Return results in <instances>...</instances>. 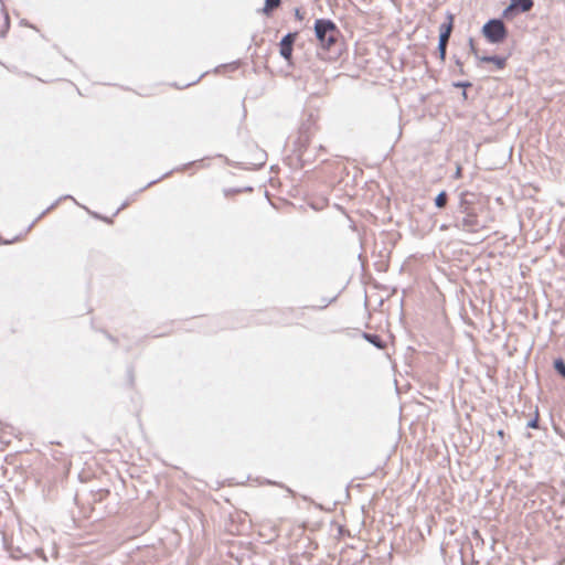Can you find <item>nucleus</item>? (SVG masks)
Listing matches in <instances>:
<instances>
[{
    "mask_svg": "<svg viewBox=\"0 0 565 565\" xmlns=\"http://www.w3.org/2000/svg\"><path fill=\"white\" fill-rule=\"evenodd\" d=\"M469 47H470L471 53H473L475 56L480 60L481 56L478 55V50L475 46V42H473L472 38H469Z\"/></svg>",
    "mask_w": 565,
    "mask_h": 565,
    "instance_id": "nucleus-18",
    "label": "nucleus"
},
{
    "mask_svg": "<svg viewBox=\"0 0 565 565\" xmlns=\"http://www.w3.org/2000/svg\"><path fill=\"white\" fill-rule=\"evenodd\" d=\"M230 192L236 193V192H238V190H225V195H228Z\"/></svg>",
    "mask_w": 565,
    "mask_h": 565,
    "instance_id": "nucleus-28",
    "label": "nucleus"
},
{
    "mask_svg": "<svg viewBox=\"0 0 565 565\" xmlns=\"http://www.w3.org/2000/svg\"><path fill=\"white\" fill-rule=\"evenodd\" d=\"M309 119L313 120V115L312 114L309 115Z\"/></svg>",
    "mask_w": 565,
    "mask_h": 565,
    "instance_id": "nucleus-34",
    "label": "nucleus"
},
{
    "mask_svg": "<svg viewBox=\"0 0 565 565\" xmlns=\"http://www.w3.org/2000/svg\"><path fill=\"white\" fill-rule=\"evenodd\" d=\"M309 126H307V124H302L299 129V137L295 142V152L302 168L311 164L316 159V154L309 149Z\"/></svg>",
    "mask_w": 565,
    "mask_h": 565,
    "instance_id": "nucleus-2",
    "label": "nucleus"
},
{
    "mask_svg": "<svg viewBox=\"0 0 565 565\" xmlns=\"http://www.w3.org/2000/svg\"><path fill=\"white\" fill-rule=\"evenodd\" d=\"M468 195H469L468 192H461L459 195V203H458V207H457V212L459 214L465 213V212L475 211L471 207L472 201L468 200Z\"/></svg>",
    "mask_w": 565,
    "mask_h": 565,
    "instance_id": "nucleus-9",
    "label": "nucleus"
},
{
    "mask_svg": "<svg viewBox=\"0 0 565 565\" xmlns=\"http://www.w3.org/2000/svg\"><path fill=\"white\" fill-rule=\"evenodd\" d=\"M265 157H266V154L263 151H260L259 152V158H258L259 161L257 163H255V164L262 167L264 164Z\"/></svg>",
    "mask_w": 565,
    "mask_h": 565,
    "instance_id": "nucleus-21",
    "label": "nucleus"
},
{
    "mask_svg": "<svg viewBox=\"0 0 565 565\" xmlns=\"http://www.w3.org/2000/svg\"><path fill=\"white\" fill-rule=\"evenodd\" d=\"M313 31L319 45L324 50L335 47L341 38L340 29L330 19H317L313 24Z\"/></svg>",
    "mask_w": 565,
    "mask_h": 565,
    "instance_id": "nucleus-1",
    "label": "nucleus"
},
{
    "mask_svg": "<svg viewBox=\"0 0 565 565\" xmlns=\"http://www.w3.org/2000/svg\"><path fill=\"white\" fill-rule=\"evenodd\" d=\"M518 13L520 12L514 7H512V3L510 2V4L503 10L502 17L504 19H511Z\"/></svg>",
    "mask_w": 565,
    "mask_h": 565,
    "instance_id": "nucleus-15",
    "label": "nucleus"
},
{
    "mask_svg": "<svg viewBox=\"0 0 565 565\" xmlns=\"http://www.w3.org/2000/svg\"><path fill=\"white\" fill-rule=\"evenodd\" d=\"M448 201V193L446 191H440L434 200L435 206L438 209H444Z\"/></svg>",
    "mask_w": 565,
    "mask_h": 565,
    "instance_id": "nucleus-13",
    "label": "nucleus"
},
{
    "mask_svg": "<svg viewBox=\"0 0 565 565\" xmlns=\"http://www.w3.org/2000/svg\"><path fill=\"white\" fill-rule=\"evenodd\" d=\"M362 338L365 341H367L370 344L374 345L376 349H381L382 350V349H384L386 347L385 341L379 334L363 332L362 333Z\"/></svg>",
    "mask_w": 565,
    "mask_h": 565,
    "instance_id": "nucleus-8",
    "label": "nucleus"
},
{
    "mask_svg": "<svg viewBox=\"0 0 565 565\" xmlns=\"http://www.w3.org/2000/svg\"><path fill=\"white\" fill-rule=\"evenodd\" d=\"M337 299V296L332 297L331 299H323V305H321L319 308L323 309L327 308L330 303H332Z\"/></svg>",
    "mask_w": 565,
    "mask_h": 565,
    "instance_id": "nucleus-19",
    "label": "nucleus"
},
{
    "mask_svg": "<svg viewBox=\"0 0 565 565\" xmlns=\"http://www.w3.org/2000/svg\"><path fill=\"white\" fill-rule=\"evenodd\" d=\"M62 199H63V198H60V199H58V200H56L54 203H52V204H51V205H50L45 211H43V212H42V214L40 215V217H41L42 215H44L46 212H49L50 210L54 209V207L58 204V202H60Z\"/></svg>",
    "mask_w": 565,
    "mask_h": 565,
    "instance_id": "nucleus-20",
    "label": "nucleus"
},
{
    "mask_svg": "<svg viewBox=\"0 0 565 565\" xmlns=\"http://www.w3.org/2000/svg\"><path fill=\"white\" fill-rule=\"evenodd\" d=\"M462 97H463L465 99H467V92H466V89H463V90H462Z\"/></svg>",
    "mask_w": 565,
    "mask_h": 565,
    "instance_id": "nucleus-32",
    "label": "nucleus"
},
{
    "mask_svg": "<svg viewBox=\"0 0 565 565\" xmlns=\"http://www.w3.org/2000/svg\"><path fill=\"white\" fill-rule=\"evenodd\" d=\"M481 32L487 41L492 44L502 43L508 36V29L501 19L488 20Z\"/></svg>",
    "mask_w": 565,
    "mask_h": 565,
    "instance_id": "nucleus-3",
    "label": "nucleus"
},
{
    "mask_svg": "<svg viewBox=\"0 0 565 565\" xmlns=\"http://www.w3.org/2000/svg\"><path fill=\"white\" fill-rule=\"evenodd\" d=\"M498 436L503 438L504 437V431L502 429L498 430Z\"/></svg>",
    "mask_w": 565,
    "mask_h": 565,
    "instance_id": "nucleus-29",
    "label": "nucleus"
},
{
    "mask_svg": "<svg viewBox=\"0 0 565 565\" xmlns=\"http://www.w3.org/2000/svg\"><path fill=\"white\" fill-rule=\"evenodd\" d=\"M507 57L501 55H484L480 57L482 63H493L497 68L502 70L507 65Z\"/></svg>",
    "mask_w": 565,
    "mask_h": 565,
    "instance_id": "nucleus-7",
    "label": "nucleus"
},
{
    "mask_svg": "<svg viewBox=\"0 0 565 565\" xmlns=\"http://www.w3.org/2000/svg\"><path fill=\"white\" fill-rule=\"evenodd\" d=\"M458 73L461 74V75L463 74V67L462 66L459 67Z\"/></svg>",
    "mask_w": 565,
    "mask_h": 565,
    "instance_id": "nucleus-33",
    "label": "nucleus"
},
{
    "mask_svg": "<svg viewBox=\"0 0 565 565\" xmlns=\"http://www.w3.org/2000/svg\"><path fill=\"white\" fill-rule=\"evenodd\" d=\"M554 371L565 380V360L563 358H556L553 361Z\"/></svg>",
    "mask_w": 565,
    "mask_h": 565,
    "instance_id": "nucleus-12",
    "label": "nucleus"
},
{
    "mask_svg": "<svg viewBox=\"0 0 565 565\" xmlns=\"http://www.w3.org/2000/svg\"><path fill=\"white\" fill-rule=\"evenodd\" d=\"M128 205V202H124L119 209H117L115 214H118L120 210L125 209Z\"/></svg>",
    "mask_w": 565,
    "mask_h": 565,
    "instance_id": "nucleus-24",
    "label": "nucleus"
},
{
    "mask_svg": "<svg viewBox=\"0 0 565 565\" xmlns=\"http://www.w3.org/2000/svg\"><path fill=\"white\" fill-rule=\"evenodd\" d=\"M454 20L455 17L452 13H446V21L443 22L439 26V36L438 40L449 41L452 30H454Z\"/></svg>",
    "mask_w": 565,
    "mask_h": 565,
    "instance_id": "nucleus-6",
    "label": "nucleus"
},
{
    "mask_svg": "<svg viewBox=\"0 0 565 565\" xmlns=\"http://www.w3.org/2000/svg\"><path fill=\"white\" fill-rule=\"evenodd\" d=\"M452 226L469 233H477L480 228H482V225L480 224L478 215L475 211L455 215Z\"/></svg>",
    "mask_w": 565,
    "mask_h": 565,
    "instance_id": "nucleus-4",
    "label": "nucleus"
},
{
    "mask_svg": "<svg viewBox=\"0 0 565 565\" xmlns=\"http://www.w3.org/2000/svg\"><path fill=\"white\" fill-rule=\"evenodd\" d=\"M452 85L455 87L462 88V89H467L468 87L472 86V84L468 81L455 82Z\"/></svg>",
    "mask_w": 565,
    "mask_h": 565,
    "instance_id": "nucleus-17",
    "label": "nucleus"
},
{
    "mask_svg": "<svg viewBox=\"0 0 565 565\" xmlns=\"http://www.w3.org/2000/svg\"><path fill=\"white\" fill-rule=\"evenodd\" d=\"M461 171H462L461 167H460V166H457L456 171H455V174H454V178H455V179H459V178H461V175H462V174H461Z\"/></svg>",
    "mask_w": 565,
    "mask_h": 565,
    "instance_id": "nucleus-22",
    "label": "nucleus"
},
{
    "mask_svg": "<svg viewBox=\"0 0 565 565\" xmlns=\"http://www.w3.org/2000/svg\"><path fill=\"white\" fill-rule=\"evenodd\" d=\"M63 199H72V200H73V202H76V199H74V198H73V196H71V195H65V196H63Z\"/></svg>",
    "mask_w": 565,
    "mask_h": 565,
    "instance_id": "nucleus-31",
    "label": "nucleus"
},
{
    "mask_svg": "<svg viewBox=\"0 0 565 565\" xmlns=\"http://www.w3.org/2000/svg\"><path fill=\"white\" fill-rule=\"evenodd\" d=\"M295 17L299 20L302 19V13H301L300 9H298V8L295 9Z\"/></svg>",
    "mask_w": 565,
    "mask_h": 565,
    "instance_id": "nucleus-23",
    "label": "nucleus"
},
{
    "mask_svg": "<svg viewBox=\"0 0 565 565\" xmlns=\"http://www.w3.org/2000/svg\"><path fill=\"white\" fill-rule=\"evenodd\" d=\"M448 42L449 41L438 40L437 52L441 62L446 60Z\"/></svg>",
    "mask_w": 565,
    "mask_h": 565,
    "instance_id": "nucleus-14",
    "label": "nucleus"
},
{
    "mask_svg": "<svg viewBox=\"0 0 565 565\" xmlns=\"http://www.w3.org/2000/svg\"><path fill=\"white\" fill-rule=\"evenodd\" d=\"M511 3L520 13L531 11L534 6L533 0H511Z\"/></svg>",
    "mask_w": 565,
    "mask_h": 565,
    "instance_id": "nucleus-10",
    "label": "nucleus"
},
{
    "mask_svg": "<svg viewBox=\"0 0 565 565\" xmlns=\"http://www.w3.org/2000/svg\"><path fill=\"white\" fill-rule=\"evenodd\" d=\"M401 135H402V129H401V126L398 125L397 126V137L396 138H399Z\"/></svg>",
    "mask_w": 565,
    "mask_h": 565,
    "instance_id": "nucleus-26",
    "label": "nucleus"
},
{
    "mask_svg": "<svg viewBox=\"0 0 565 565\" xmlns=\"http://www.w3.org/2000/svg\"><path fill=\"white\" fill-rule=\"evenodd\" d=\"M455 62H456V65H457L458 67H461V66H462V63H461V61H460L459 58H456V60H455Z\"/></svg>",
    "mask_w": 565,
    "mask_h": 565,
    "instance_id": "nucleus-25",
    "label": "nucleus"
},
{
    "mask_svg": "<svg viewBox=\"0 0 565 565\" xmlns=\"http://www.w3.org/2000/svg\"><path fill=\"white\" fill-rule=\"evenodd\" d=\"M281 4V0H265V4L262 12L266 15H270Z\"/></svg>",
    "mask_w": 565,
    "mask_h": 565,
    "instance_id": "nucleus-11",
    "label": "nucleus"
},
{
    "mask_svg": "<svg viewBox=\"0 0 565 565\" xmlns=\"http://www.w3.org/2000/svg\"><path fill=\"white\" fill-rule=\"evenodd\" d=\"M158 181H159V179H158V180L150 181V182H149L145 188H148V186H150V185H152V184L157 183Z\"/></svg>",
    "mask_w": 565,
    "mask_h": 565,
    "instance_id": "nucleus-27",
    "label": "nucleus"
},
{
    "mask_svg": "<svg viewBox=\"0 0 565 565\" xmlns=\"http://www.w3.org/2000/svg\"><path fill=\"white\" fill-rule=\"evenodd\" d=\"M526 427L533 428V429L539 428V413L537 412L535 414V417L527 422Z\"/></svg>",
    "mask_w": 565,
    "mask_h": 565,
    "instance_id": "nucleus-16",
    "label": "nucleus"
},
{
    "mask_svg": "<svg viewBox=\"0 0 565 565\" xmlns=\"http://www.w3.org/2000/svg\"><path fill=\"white\" fill-rule=\"evenodd\" d=\"M298 38V32H288L285 34L279 42V54L280 56L290 63L292 57L294 44Z\"/></svg>",
    "mask_w": 565,
    "mask_h": 565,
    "instance_id": "nucleus-5",
    "label": "nucleus"
},
{
    "mask_svg": "<svg viewBox=\"0 0 565 565\" xmlns=\"http://www.w3.org/2000/svg\"><path fill=\"white\" fill-rule=\"evenodd\" d=\"M128 374H129V377H130V382L132 383V381H134V377H132V371H131V370H129V371H128Z\"/></svg>",
    "mask_w": 565,
    "mask_h": 565,
    "instance_id": "nucleus-30",
    "label": "nucleus"
}]
</instances>
